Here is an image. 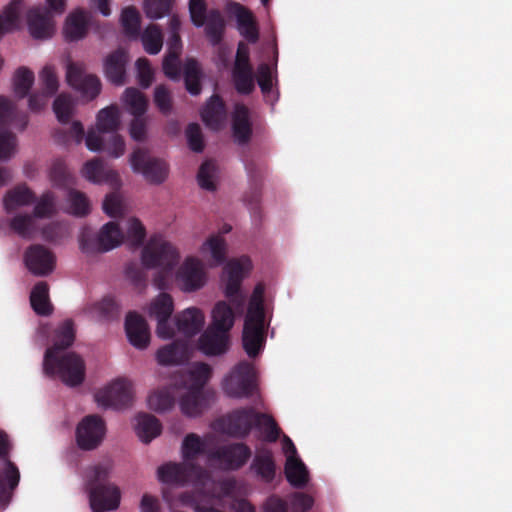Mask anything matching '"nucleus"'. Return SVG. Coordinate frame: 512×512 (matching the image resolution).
I'll use <instances>...</instances> for the list:
<instances>
[{
  "mask_svg": "<svg viewBox=\"0 0 512 512\" xmlns=\"http://www.w3.org/2000/svg\"><path fill=\"white\" fill-rule=\"evenodd\" d=\"M10 445L7 435L0 431V458H4V467L0 469V505L6 506L13 490L18 486L20 473L17 466L7 459Z\"/></svg>",
  "mask_w": 512,
  "mask_h": 512,
  "instance_id": "11",
  "label": "nucleus"
},
{
  "mask_svg": "<svg viewBox=\"0 0 512 512\" xmlns=\"http://www.w3.org/2000/svg\"><path fill=\"white\" fill-rule=\"evenodd\" d=\"M207 4L205 0H189V13L191 22L196 27L204 26L207 16Z\"/></svg>",
  "mask_w": 512,
  "mask_h": 512,
  "instance_id": "62",
  "label": "nucleus"
},
{
  "mask_svg": "<svg viewBox=\"0 0 512 512\" xmlns=\"http://www.w3.org/2000/svg\"><path fill=\"white\" fill-rule=\"evenodd\" d=\"M21 10L20 0L10 2L0 14V38L17 28Z\"/></svg>",
  "mask_w": 512,
  "mask_h": 512,
  "instance_id": "42",
  "label": "nucleus"
},
{
  "mask_svg": "<svg viewBox=\"0 0 512 512\" xmlns=\"http://www.w3.org/2000/svg\"><path fill=\"white\" fill-rule=\"evenodd\" d=\"M205 452V443L195 433H189L185 436L182 443V456L185 462L193 461L201 454Z\"/></svg>",
  "mask_w": 512,
  "mask_h": 512,
  "instance_id": "49",
  "label": "nucleus"
},
{
  "mask_svg": "<svg viewBox=\"0 0 512 512\" xmlns=\"http://www.w3.org/2000/svg\"><path fill=\"white\" fill-rule=\"evenodd\" d=\"M16 147V135L8 130L0 131V162L11 159L15 154Z\"/></svg>",
  "mask_w": 512,
  "mask_h": 512,
  "instance_id": "59",
  "label": "nucleus"
},
{
  "mask_svg": "<svg viewBox=\"0 0 512 512\" xmlns=\"http://www.w3.org/2000/svg\"><path fill=\"white\" fill-rule=\"evenodd\" d=\"M120 127V113L117 106L101 109L97 114V128L100 133H111L108 139L98 132L89 130L85 139L89 150L97 152L105 150L110 156L118 158L124 154L125 142L122 136L116 133Z\"/></svg>",
  "mask_w": 512,
  "mask_h": 512,
  "instance_id": "2",
  "label": "nucleus"
},
{
  "mask_svg": "<svg viewBox=\"0 0 512 512\" xmlns=\"http://www.w3.org/2000/svg\"><path fill=\"white\" fill-rule=\"evenodd\" d=\"M313 504V497L304 492H294L289 498L291 512H307L312 508Z\"/></svg>",
  "mask_w": 512,
  "mask_h": 512,
  "instance_id": "64",
  "label": "nucleus"
},
{
  "mask_svg": "<svg viewBox=\"0 0 512 512\" xmlns=\"http://www.w3.org/2000/svg\"><path fill=\"white\" fill-rule=\"evenodd\" d=\"M243 348L251 358L256 357L265 342V312L254 305L248 308L242 335Z\"/></svg>",
  "mask_w": 512,
  "mask_h": 512,
  "instance_id": "7",
  "label": "nucleus"
},
{
  "mask_svg": "<svg viewBox=\"0 0 512 512\" xmlns=\"http://www.w3.org/2000/svg\"><path fill=\"white\" fill-rule=\"evenodd\" d=\"M120 23L127 37L137 39L140 36L141 17L135 7L128 6L122 10Z\"/></svg>",
  "mask_w": 512,
  "mask_h": 512,
  "instance_id": "41",
  "label": "nucleus"
},
{
  "mask_svg": "<svg viewBox=\"0 0 512 512\" xmlns=\"http://www.w3.org/2000/svg\"><path fill=\"white\" fill-rule=\"evenodd\" d=\"M182 413L189 417L200 415L207 406V398L203 391L188 389L179 401Z\"/></svg>",
  "mask_w": 512,
  "mask_h": 512,
  "instance_id": "35",
  "label": "nucleus"
},
{
  "mask_svg": "<svg viewBox=\"0 0 512 512\" xmlns=\"http://www.w3.org/2000/svg\"><path fill=\"white\" fill-rule=\"evenodd\" d=\"M212 376V368L210 365L199 362L195 363L189 371L190 389L203 391L204 386Z\"/></svg>",
  "mask_w": 512,
  "mask_h": 512,
  "instance_id": "50",
  "label": "nucleus"
},
{
  "mask_svg": "<svg viewBox=\"0 0 512 512\" xmlns=\"http://www.w3.org/2000/svg\"><path fill=\"white\" fill-rule=\"evenodd\" d=\"M128 59V53L122 48H118L107 55L104 60V73L111 83L117 86L125 83Z\"/></svg>",
  "mask_w": 512,
  "mask_h": 512,
  "instance_id": "22",
  "label": "nucleus"
},
{
  "mask_svg": "<svg viewBox=\"0 0 512 512\" xmlns=\"http://www.w3.org/2000/svg\"><path fill=\"white\" fill-rule=\"evenodd\" d=\"M173 0H145L144 10L148 18L159 19L171 10Z\"/></svg>",
  "mask_w": 512,
  "mask_h": 512,
  "instance_id": "58",
  "label": "nucleus"
},
{
  "mask_svg": "<svg viewBox=\"0 0 512 512\" xmlns=\"http://www.w3.org/2000/svg\"><path fill=\"white\" fill-rule=\"evenodd\" d=\"M202 70L198 61L194 58H187L184 64V81L186 90L191 95H198L202 90Z\"/></svg>",
  "mask_w": 512,
  "mask_h": 512,
  "instance_id": "40",
  "label": "nucleus"
},
{
  "mask_svg": "<svg viewBox=\"0 0 512 512\" xmlns=\"http://www.w3.org/2000/svg\"><path fill=\"white\" fill-rule=\"evenodd\" d=\"M186 138L189 148L200 153L204 150V140L201 127L197 123H190L186 128Z\"/></svg>",
  "mask_w": 512,
  "mask_h": 512,
  "instance_id": "63",
  "label": "nucleus"
},
{
  "mask_svg": "<svg viewBox=\"0 0 512 512\" xmlns=\"http://www.w3.org/2000/svg\"><path fill=\"white\" fill-rule=\"evenodd\" d=\"M223 391L231 398H249L257 390L256 372L248 361L236 364L222 383Z\"/></svg>",
  "mask_w": 512,
  "mask_h": 512,
  "instance_id": "6",
  "label": "nucleus"
},
{
  "mask_svg": "<svg viewBox=\"0 0 512 512\" xmlns=\"http://www.w3.org/2000/svg\"><path fill=\"white\" fill-rule=\"evenodd\" d=\"M67 201L68 213L77 217H84L90 213V201L83 192L69 189Z\"/></svg>",
  "mask_w": 512,
  "mask_h": 512,
  "instance_id": "48",
  "label": "nucleus"
},
{
  "mask_svg": "<svg viewBox=\"0 0 512 512\" xmlns=\"http://www.w3.org/2000/svg\"><path fill=\"white\" fill-rule=\"evenodd\" d=\"M122 100L127 108V111L132 116H143L146 114L148 109V99L137 88H126Z\"/></svg>",
  "mask_w": 512,
  "mask_h": 512,
  "instance_id": "38",
  "label": "nucleus"
},
{
  "mask_svg": "<svg viewBox=\"0 0 512 512\" xmlns=\"http://www.w3.org/2000/svg\"><path fill=\"white\" fill-rule=\"evenodd\" d=\"M93 23V17L89 12L82 8L75 9L65 20L63 27L65 39L69 42L82 40Z\"/></svg>",
  "mask_w": 512,
  "mask_h": 512,
  "instance_id": "17",
  "label": "nucleus"
},
{
  "mask_svg": "<svg viewBox=\"0 0 512 512\" xmlns=\"http://www.w3.org/2000/svg\"><path fill=\"white\" fill-rule=\"evenodd\" d=\"M251 267L250 259L242 257L230 260L223 269V281H225V295L235 306H242L244 298L240 294V286L245 272Z\"/></svg>",
  "mask_w": 512,
  "mask_h": 512,
  "instance_id": "10",
  "label": "nucleus"
},
{
  "mask_svg": "<svg viewBox=\"0 0 512 512\" xmlns=\"http://www.w3.org/2000/svg\"><path fill=\"white\" fill-rule=\"evenodd\" d=\"M34 83V73L26 67L17 69L14 75V91L18 98L28 96Z\"/></svg>",
  "mask_w": 512,
  "mask_h": 512,
  "instance_id": "53",
  "label": "nucleus"
},
{
  "mask_svg": "<svg viewBox=\"0 0 512 512\" xmlns=\"http://www.w3.org/2000/svg\"><path fill=\"white\" fill-rule=\"evenodd\" d=\"M142 263L146 268H161L162 271L155 278L159 289L164 288V278L170 274L179 262V253L176 248L161 235L152 236L142 250Z\"/></svg>",
  "mask_w": 512,
  "mask_h": 512,
  "instance_id": "4",
  "label": "nucleus"
},
{
  "mask_svg": "<svg viewBox=\"0 0 512 512\" xmlns=\"http://www.w3.org/2000/svg\"><path fill=\"white\" fill-rule=\"evenodd\" d=\"M111 471L109 463H101L87 473L86 489L93 512L113 511L120 504V490L109 481Z\"/></svg>",
  "mask_w": 512,
  "mask_h": 512,
  "instance_id": "3",
  "label": "nucleus"
},
{
  "mask_svg": "<svg viewBox=\"0 0 512 512\" xmlns=\"http://www.w3.org/2000/svg\"><path fill=\"white\" fill-rule=\"evenodd\" d=\"M235 7L238 31L248 42H257L259 31L253 14L240 4H235Z\"/></svg>",
  "mask_w": 512,
  "mask_h": 512,
  "instance_id": "31",
  "label": "nucleus"
},
{
  "mask_svg": "<svg viewBox=\"0 0 512 512\" xmlns=\"http://www.w3.org/2000/svg\"><path fill=\"white\" fill-rule=\"evenodd\" d=\"M175 396L170 388H162L148 396L149 408L156 412H164L173 407Z\"/></svg>",
  "mask_w": 512,
  "mask_h": 512,
  "instance_id": "46",
  "label": "nucleus"
},
{
  "mask_svg": "<svg viewBox=\"0 0 512 512\" xmlns=\"http://www.w3.org/2000/svg\"><path fill=\"white\" fill-rule=\"evenodd\" d=\"M234 324V312L225 302L219 301L212 310V323L208 326L229 333Z\"/></svg>",
  "mask_w": 512,
  "mask_h": 512,
  "instance_id": "37",
  "label": "nucleus"
},
{
  "mask_svg": "<svg viewBox=\"0 0 512 512\" xmlns=\"http://www.w3.org/2000/svg\"><path fill=\"white\" fill-rule=\"evenodd\" d=\"M141 41L144 47V50L150 55L158 54L163 46V36L160 28L151 24L141 35Z\"/></svg>",
  "mask_w": 512,
  "mask_h": 512,
  "instance_id": "44",
  "label": "nucleus"
},
{
  "mask_svg": "<svg viewBox=\"0 0 512 512\" xmlns=\"http://www.w3.org/2000/svg\"><path fill=\"white\" fill-rule=\"evenodd\" d=\"M31 307L40 316H49L53 306L49 300V286L47 282L40 281L35 284L30 293Z\"/></svg>",
  "mask_w": 512,
  "mask_h": 512,
  "instance_id": "33",
  "label": "nucleus"
},
{
  "mask_svg": "<svg viewBox=\"0 0 512 512\" xmlns=\"http://www.w3.org/2000/svg\"><path fill=\"white\" fill-rule=\"evenodd\" d=\"M123 233L116 222L106 223L97 235L84 229L79 238L80 249L87 255L103 253L119 246L123 241Z\"/></svg>",
  "mask_w": 512,
  "mask_h": 512,
  "instance_id": "5",
  "label": "nucleus"
},
{
  "mask_svg": "<svg viewBox=\"0 0 512 512\" xmlns=\"http://www.w3.org/2000/svg\"><path fill=\"white\" fill-rule=\"evenodd\" d=\"M83 176L93 183H109L118 186L120 183L119 174L112 169H107L104 162L95 158L87 161L82 170Z\"/></svg>",
  "mask_w": 512,
  "mask_h": 512,
  "instance_id": "24",
  "label": "nucleus"
},
{
  "mask_svg": "<svg viewBox=\"0 0 512 512\" xmlns=\"http://www.w3.org/2000/svg\"><path fill=\"white\" fill-rule=\"evenodd\" d=\"M175 322L180 333L187 337L196 335L204 325V314L196 307H190L176 315Z\"/></svg>",
  "mask_w": 512,
  "mask_h": 512,
  "instance_id": "25",
  "label": "nucleus"
},
{
  "mask_svg": "<svg viewBox=\"0 0 512 512\" xmlns=\"http://www.w3.org/2000/svg\"><path fill=\"white\" fill-rule=\"evenodd\" d=\"M251 454L245 443H232L218 448L211 458L217 460L224 470L236 471L247 463Z\"/></svg>",
  "mask_w": 512,
  "mask_h": 512,
  "instance_id": "16",
  "label": "nucleus"
},
{
  "mask_svg": "<svg viewBox=\"0 0 512 512\" xmlns=\"http://www.w3.org/2000/svg\"><path fill=\"white\" fill-rule=\"evenodd\" d=\"M201 117L209 128L213 130L220 129L226 117V108L219 95L214 94L210 97L201 113Z\"/></svg>",
  "mask_w": 512,
  "mask_h": 512,
  "instance_id": "29",
  "label": "nucleus"
},
{
  "mask_svg": "<svg viewBox=\"0 0 512 512\" xmlns=\"http://www.w3.org/2000/svg\"><path fill=\"white\" fill-rule=\"evenodd\" d=\"M127 237L133 248H138L143 244L146 237V230L137 218H131L128 221Z\"/></svg>",
  "mask_w": 512,
  "mask_h": 512,
  "instance_id": "60",
  "label": "nucleus"
},
{
  "mask_svg": "<svg viewBox=\"0 0 512 512\" xmlns=\"http://www.w3.org/2000/svg\"><path fill=\"white\" fill-rule=\"evenodd\" d=\"M256 428L263 430V439L269 443L276 442L281 433V429L275 419L266 413L259 412L256 415Z\"/></svg>",
  "mask_w": 512,
  "mask_h": 512,
  "instance_id": "52",
  "label": "nucleus"
},
{
  "mask_svg": "<svg viewBox=\"0 0 512 512\" xmlns=\"http://www.w3.org/2000/svg\"><path fill=\"white\" fill-rule=\"evenodd\" d=\"M156 357L158 363L164 366L182 364L189 360V347L184 341H174L160 348Z\"/></svg>",
  "mask_w": 512,
  "mask_h": 512,
  "instance_id": "26",
  "label": "nucleus"
},
{
  "mask_svg": "<svg viewBox=\"0 0 512 512\" xmlns=\"http://www.w3.org/2000/svg\"><path fill=\"white\" fill-rule=\"evenodd\" d=\"M243 161L252 189L250 194L245 195V200L250 205L257 206L261 195L262 169L257 166L254 160L244 159Z\"/></svg>",
  "mask_w": 512,
  "mask_h": 512,
  "instance_id": "39",
  "label": "nucleus"
},
{
  "mask_svg": "<svg viewBox=\"0 0 512 512\" xmlns=\"http://www.w3.org/2000/svg\"><path fill=\"white\" fill-rule=\"evenodd\" d=\"M106 426L99 415L85 416L76 428V441L82 450L97 448L105 436Z\"/></svg>",
  "mask_w": 512,
  "mask_h": 512,
  "instance_id": "12",
  "label": "nucleus"
},
{
  "mask_svg": "<svg viewBox=\"0 0 512 512\" xmlns=\"http://www.w3.org/2000/svg\"><path fill=\"white\" fill-rule=\"evenodd\" d=\"M24 263L35 276H47L55 268L56 258L52 251L41 244L29 246L24 253Z\"/></svg>",
  "mask_w": 512,
  "mask_h": 512,
  "instance_id": "15",
  "label": "nucleus"
},
{
  "mask_svg": "<svg viewBox=\"0 0 512 512\" xmlns=\"http://www.w3.org/2000/svg\"><path fill=\"white\" fill-rule=\"evenodd\" d=\"M49 176L55 186L64 187L69 184V173L66 164L62 159H56L53 161Z\"/></svg>",
  "mask_w": 512,
  "mask_h": 512,
  "instance_id": "61",
  "label": "nucleus"
},
{
  "mask_svg": "<svg viewBox=\"0 0 512 512\" xmlns=\"http://www.w3.org/2000/svg\"><path fill=\"white\" fill-rule=\"evenodd\" d=\"M205 35L212 46L222 42L225 31V20L218 9H211L205 22Z\"/></svg>",
  "mask_w": 512,
  "mask_h": 512,
  "instance_id": "36",
  "label": "nucleus"
},
{
  "mask_svg": "<svg viewBox=\"0 0 512 512\" xmlns=\"http://www.w3.org/2000/svg\"><path fill=\"white\" fill-rule=\"evenodd\" d=\"M153 101L162 115L168 116L171 114L173 110V98L171 91L164 84L155 87Z\"/></svg>",
  "mask_w": 512,
  "mask_h": 512,
  "instance_id": "55",
  "label": "nucleus"
},
{
  "mask_svg": "<svg viewBox=\"0 0 512 512\" xmlns=\"http://www.w3.org/2000/svg\"><path fill=\"white\" fill-rule=\"evenodd\" d=\"M250 469L265 483H271L276 476V463L271 449L258 448L252 460Z\"/></svg>",
  "mask_w": 512,
  "mask_h": 512,
  "instance_id": "23",
  "label": "nucleus"
},
{
  "mask_svg": "<svg viewBox=\"0 0 512 512\" xmlns=\"http://www.w3.org/2000/svg\"><path fill=\"white\" fill-rule=\"evenodd\" d=\"M284 473L287 481L295 488H303L309 481L307 467L296 456H287Z\"/></svg>",
  "mask_w": 512,
  "mask_h": 512,
  "instance_id": "30",
  "label": "nucleus"
},
{
  "mask_svg": "<svg viewBox=\"0 0 512 512\" xmlns=\"http://www.w3.org/2000/svg\"><path fill=\"white\" fill-rule=\"evenodd\" d=\"M9 226L12 231L24 239H31L35 232V220L30 214H17L11 218Z\"/></svg>",
  "mask_w": 512,
  "mask_h": 512,
  "instance_id": "51",
  "label": "nucleus"
},
{
  "mask_svg": "<svg viewBox=\"0 0 512 512\" xmlns=\"http://www.w3.org/2000/svg\"><path fill=\"white\" fill-rule=\"evenodd\" d=\"M74 340V323L67 319L55 330L54 343L46 350L43 362L45 374L58 376L70 387L80 385L85 378V364L79 355L69 352L59 356V352L69 348Z\"/></svg>",
  "mask_w": 512,
  "mask_h": 512,
  "instance_id": "1",
  "label": "nucleus"
},
{
  "mask_svg": "<svg viewBox=\"0 0 512 512\" xmlns=\"http://www.w3.org/2000/svg\"><path fill=\"white\" fill-rule=\"evenodd\" d=\"M75 100L71 95L62 93L53 103V111L62 124H68L74 114Z\"/></svg>",
  "mask_w": 512,
  "mask_h": 512,
  "instance_id": "47",
  "label": "nucleus"
},
{
  "mask_svg": "<svg viewBox=\"0 0 512 512\" xmlns=\"http://www.w3.org/2000/svg\"><path fill=\"white\" fill-rule=\"evenodd\" d=\"M125 332L132 346L146 349L150 343V330L147 321L137 312L131 311L125 319Z\"/></svg>",
  "mask_w": 512,
  "mask_h": 512,
  "instance_id": "18",
  "label": "nucleus"
},
{
  "mask_svg": "<svg viewBox=\"0 0 512 512\" xmlns=\"http://www.w3.org/2000/svg\"><path fill=\"white\" fill-rule=\"evenodd\" d=\"M207 280L202 261L196 257H187L176 273V282L184 292H194L201 289Z\"/></svg>",
  "mask_w": 512,
  "mask_h": 512,
  "instance_id": "13",
  "label": "nucleus"
},
{
  "mask_svg": "<svg viewBox=\"0 0 512 512\" xmlns=\"http://www.w3.org/2000/svg\"><path fill=\"white\" fill-rule=\"evenodd\" d=\"M232 130L238 144L244 145L250 141L252 126L249 119V110L243 104H238L232 119Z\"/></svg>",
  "mask_w": 512,
  "mask_h": 512,
  "instance_id": "28",
  "label": "nucleus"
},
{
  "mask_svg": "<svg viewBox=\"0 0 512 512\" xmlns=\"http://www.w3.org/2000/svg\"><path fill=\"white\" fill-rule=\"evenodd\" d=\"M133 397L132 382L121 378L95 394V400L100 406L116 410L131 406Z\"/></svg>",
  "mask_w": 512,
  "mask_h": 512,
  "instance_id": "8",
  "label": "nucleus"
},
{
  "mask_svg": "<svg viewBox=\"0 0 512 512\" xmlns=\"http://www.w3.org/2000/svg\"><path fill=\"white\" fill-rule=\"evenodd\" d=\"M35 202L36 195L26 184H20L8 190L3 198V205L8 213Z\"/></svg>",
  "mask_w": 512,
  "mask_h": 512,
  "instance_id": "27",
  "label": "nucleus"
},
{
  "mask_svg": "<svg viewBox=\"0 0 512 512\" xmlns=\"http://www.w3.org/2000/svg\"><path fill=\"white\" fill-rule=\"evenodd\" d=\"M130 163L133 170L141 173L146 181L151 184H161L168 176L167 164L150 156L149 152L142 148L134 150L130 157Z\"/></svg>",
  "mask_w": 512,
  "mask_h": 512,
  "instance_id": "9",
  "label": "nucleus"
},
{
  "mask_svg": "<svg viewBox=\"0 0 512 512\" xmlns=\"http://www.w3.org/2000/svg\"><path fill=\"white\" fill-rule=\"evenodd\" d=\"M230 338L227 332L208 327L199 337L198 348L207 356H219L229 350Z\"/></svg>",
  "mask_w": 512,
  "mask_h": 512,
  "instance_id": "20",
  "label": "nucleus"
},
{
  "mask_svg": "<svg viewBox=\"0 0 512 512\" xmlns=\"http://www.w3.org/2000/svg\"><path fill=\"white\" fill-rule=\"evenodd\" d=\"M11 124H15L20 130H24L28 125V116L18 114L14 103L6 97L0 96V129Z\"/></svg>",
  "mask_w": 512,
  "mask_h": 512,
  "instance_id": "32",
  "label": "nucleus"
},
{
  "mask_svg": "<svg viewBox=\"0 0 512 512\" xmlns=\"http://www.w3.org/2000/svg\"><path fill=\"white\" fill-rule=\"evenodd\" d=\"M203 254L210 253L215 265H220L226 258V243L222 236L212 235L202 245Z\"/></svg>",
  "mask_w": 512,
  "mask_h": 512,
  "instance_id": "45",
  "label": "nucleus"
},
{
  "mask_svg": "<svg viewBox=\"0 0 512 512\" xmlns=\"http://www.w3.org/2000/svg\"><path fill=\"white\" fill-rule=\"evenodd\" d=\"M233 81L237 92L248 95L254 90L253 69L233 70Z\"/></svg>",
  "mask_w": 512,
  "mask_h": 512,
  "instance_id": "57",
  "label": "nucleus"
},
{
  "mask_svg": "<svg viewBox=\"0 0 512 512\" xmlns=\"http://www.w3.org/2000/svg\"><path fill=\"white\" fill-rule=\"evenodd\" d=\"M56 213V198L53 192L46 191L36 202L33 210L34 218H50Z\"/></svg>",
  "mask_w": 512,
  "mask_h": 512,
  "instance_id": "54",
  "label": "nucleus"
},
{
  "mask_svg": "<svg viewBox=\"0 0 512 512\" xmlns=\"http://www.w3.org/2000/svg\"><path fill=\"white\" fill-rule=\"evenodd\" d=\"M66 79L71 87L90 100L100 94V79L96 75L86 74L84 67L79 63L68 64Z\"/></svg>",
  "mask_w": 512,
  "mask_h": 512,
  "instance_id": "14",
  "label": "nucleus"
},
{
  "mask_svg": "<svg viewBox=\"0 0 512 512\" xmlns=\"http://www.w3.org/2000/svg\"><path fill=\"white\" fill-rule=\"evenodd\" d=\"M174 310V302L168 293H160L150 304L149 313L157 320H169Z\"/></svg>",
  "mask_w": 512,
  "mask_h": 512,
  "instance_id": "43",
  "label": "nucleus"
},
{
  "mask_svg": "<svg viewBox=\"0 0 512 512\" xmlns=\"http://www.w3.org/2000/svg\"><path fill=\"white\" fill-rule=\"evenodd\" d=\"M256 412L253 408L234 410L227 417L226 431L236 438H245L253 427L256 428Z\"/></svg>",
  "mask_w": 512,
  "mask_h": 512,
  "instance_id": "19",
  "label": "nucleus"
},
{
  "mask_svg": "<svg viewBox=\"0 0 512 512\" xmlns=\"http://www.w3.org/2000/svg\"><path fill=\"white\" fill-rule=\"evenodd\" d=\"M162 430L159 420L150 414H139L136 417L135 432L144 443L151 442L160 435Z\"/></svg>",
  "mask_w": 512,
  "mask_h": 512,
  "instance_id": "34",
  "label": "nucleus"
},
{
  "mask_svg": "<svg viewBox=\"0 0 512 512\" xmlns=\"http://www.w3.org/2000/svg\"><path fill=\"white\" fill-rule=\"evenodd\" d=\"M27 25L35 39H47L54 31L50 11L42 7H33L27 12Z\"/></svg>",
  "mask_w": 512,
  "mask_h": 512,
  "instance_id": "21",
  "label": "nucleus"
},
{
  "mask_svg": "<svg viewBox=\"0 0 512 512\" xmlns=\"http://www.w3.org/2000/svg\"><path fill=\"white\" fill-rule=\"evenodd\" d=\"M215 175H216V164L212 160H207L203 162L199 168L197 174L198 184L201 188L214 191L216 189L215 186Z\"/></svg>",
  "mask_w": 512,
  "mask_h": 512,
  "instance_id": "56",
  "label": "nucleus"
}]
</instances>
